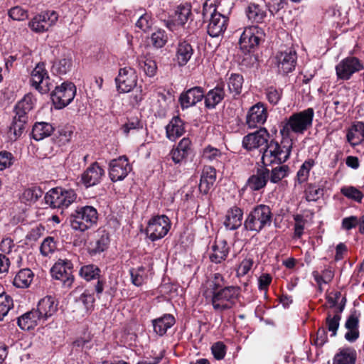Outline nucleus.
<instances>
[{
    "instance_id": "9b49d317",
    "label": "nucleus",
    "mask_w": 364,
    "mask_h": 364,
    "mask_svg": "<svg viewBox=\"0 0 364 364\" xmlns=\"http://www.w3.org/2000/svg\"><path fill=\"white\" fill-rule=\"evenodd\" d=\"M263 37L264 32L261 28L256 26L246 27L239 41L240 47L245 52H250L259 46Z\"/></svg>"
},
{
    "instance_id": "473e14b6",
    "label": "nucleus",
    "mask_w": 364,
    "mask_h": 364,
    "mask_svg": "<svg viewBox=\"0 0 364 364\" xmlns=\"http://www.w3.org/2000/svg\"><path fill=\"white\" fill-rule=\"evenodd\" d=\"M243 211L238 207L231 208L226 214L225 226L229 230L237 229L242 225Z\"/></svg>"
},
{
    "instance_id": "680f3d73",
    "label": "nucleus",
    "mask_w": 364,
    "mask_h": 364,
    "mask_svg": "<svg viewBox=\"0 0 364 364\" xmlns=\"http://www.w3.org/2000/svg\"><path fill=\"white\" fill-rule=\"evenodd\" d=\"M265 94L268 102L273 105H276L282 98V90L270 87L266 90Z\"/></svg>"
},
{
    "instance_id": "13d9d810",
    "label": "nucleus",
    "mask_w": 364,
    "mask_h": 364,
    "mask_svg": "<svg viewBox=\"0 0 364 364\" xmlns=\"http://www.w3.org/2000/svg\"><path fill=\"white\" fill-rule=\"evenodd\" d=\"M73 129L70 127H63L58 130V135L57 136V143L61 146L64 145L70 141L73 135Z\"/></svg>"
},
{
    "instance_id": "cd10ccee",
    "label": "nucleus",
    "mask_w": 364,
    "mask_h": 364,
    "mask_svg": "<svg viewBox=\"0 0 364 364\" xmlns=\"http://www.w3.org/2000/svg\"><path fill=\"white\" fill-rule=\"evenodd\" d=\"M34 98L31 94L26 95L15 106V119L27 120V114L30 112L34 105Z\"/></svg>"
},
{
    "instance_id": "0eeeda50",
    "label": "nucleus",
    "mask_w": 364,
    "mask_h": 364,
    "mask_svg": "<svg viewBox=\"0 0 364 364\" xmlns=\"http://www.w3.org/2000/svg\"><path fill=\"white\" fill-rule=\"evenodd\" d=\"M76 87L72 82H64L51 93L52 102L57 109L67 107L75 98Z\"/></svg>"
},
{
    "instance_id": "412c9836",
    "label": "nucleus",
    "mask_w": 364,
    "mask_h": 364,
    "mask_svg": "<svg viewBox=\"0 0 364 364\" xmlns=\"http://www.w3.org/2000/svg\"><path fill=\"white\" fill-rule=\"evenodd\" d=\"M203 97V89L200 87H194L182 92L179 97V102L182 109H184L196 105Z\"/></svg>"
},
{
    "instance_id": "dca6fc26",
    "label": "nucleus",
    "mask_w": 364,
    "mask_h": 364,
    "mask_svg": "<svg viewBox=\"0 0 364 364\" xmlns=\"http://www.w3.org/2000/svg\"><path fill=\"white\" fill-rule=\"evenodd\" d=\"M131 169V166L126 156H122L113 159L109 163V175L110 179L114 182L122 181L128 175Z\"/></svg>"
},
{
    "instance_id": "774afa93",
    "label": "nucleus",
    "mask_w": 364,
    "mask_h": 364,
    "mask_svg": "<svg viewBox=\"0 0 364 364\" xmlns=\"http://www.w3.org/2000/svg\"><path fill=\"white\" fill-rule=\"evenodd\" d=\"M253 259L251 258L244 259L240 264L237 269V275L238 277L245 276L250 271L253 265Z\"/></svg>"
},
{
    "instance_id": "f3484780",
    "label": "nucleus",
    "mask_w": 364,
    "mask_h": 364,
    "mask_svg": "<svg viewBox=\"0 0 364 364\" xmlns=\"http://www.w3.org/2000/svg\"><path fill=\"white\" fill-rule=\"evenodd\" d=\"M269 134L266 129H260L253 133H250L242 139V146L247 150L259 149L262 146L265 148L268 143Z\"/></svg>"
},
{
    "instance_id": "6ab92c4d",
    "label": "nucleus",
    "mask_w": 364,
    "mask_h": 364,
    "mask_svg": "<svg viewBox=\"0 0 364 364\" xmlns=\"http://www.w3.org/2000/svg\"><path fill=\"white\" fill-rule=\"evenodd\" d=\"M267 119V107L262 102L252 106L247 115V124L250 128L263 124Z\"/></svg>"
},
{
    "instance_id": "2f4dec72",
    "label": "nucleus",
    "mask_w": 364,
    "mask_h": 364,
    "mask_svg": "<svg viewBox=\"0 0 364 364\" xmlns=\"http://www.w3.org/2000/svg\"><path fill=\"white\" fill-rule=\"evenodd\" d=\"M356 350L350 347L340 348L333 358L332 364H355Z\"/></svg>"
},
{
    "instance_id": "4be33fe9",
    "label": "nucleus",
    "mask_w": 364,
    "mask_h": 364,
    "mask_svg": "<svg viewBox=\"0 0 364 364\" xmlns=\"http://www.w3.org/2000/svg\"><path fill=\"white\" fill-rule=\"evenodd\" d=\"M228 18L220 13H213L208 25V33L212 37H218L227 28Z\"/></svg>"
},
{
    "instance_id": "864d4df0",
    "label": "nucleus",
    "mask_w": 364,
    "mask_h": 364,
    "mask_svg": "<svg viewBox=\"0 0 364 364\" xmlns=\"http://www.w3.org/2000/svg\"><path fill=\"white\" fill-rule=\"evenodd\" d=\"M341 193L346 198L361 203L363 198V193L354 186H343Z\"/></svg>"
},
{
    "instance_id": "f704fd0d",
    "label": "nucleus",
    "mask_w": 364,
    "mask_h": 364,
    "mask_svg": "<svg viewBox=\"0 0 364 364\" xmlns=\"http://www.w3.org/2000/svg\"><path fill=\"white\" fill-rule=\"evenodd\" d=\"M364 139V123L357 122L354 123L347 134L348 141L353 146L359 144Z\"/></svg>"
},
{
    "instance_id": "58836bf2",
    "label": "nucleus",
    "mask_w": 364,
    "mask_h": 364,
    "mask_svg": "<svg viewBox=\"0 0 364 364\" xmlns=\"http://www.w3.org/2000/svg\"><path fill=\"white\" fill-rule=\"evenodd\" d=\"M43 192L38 187H31L25 189L20 196L21 203L31 205L35 203L42 196Z\"/></svg>"
},
{
    "instance_id": "5fc2aeb1",
    "label": "nucleus",
    "mask_w": 364,
    "mask_h": 364,
    "mask_svg": "<svg viewBox=\"0 0 364 364\" xmlns=\"http://www.w3.org/2000/svg\"><path fill=\"white\" fill-rule=\"evenodd\" d=\"M167 39L166 32L163 30H158L151 34V43L155 48H161L166 43Z\"/></svg>"
},
{
    "instance_id": "f03ea898",
    "label": "nucleus",
    "mask_w": 364,
    "mask_h": 364,
    "mask_svg": "<svg viewBox=\"0 0 364 364\" xmlns=\"http://www.w3.org/2000/svg\"><path fill=\"white\" fill-rule=\"evenodd\" d=\"M314 112L312 108L292 114L281 129L282 135H289L290 132L302 134L312 125Z\"/></svg>"
},
{
    "instance_id": "423d86ee",
    "label": "nucleus",
    "mask_w": 364,
    "mask_h": 364,
    "mask_svg": "<svg viewBox=\"0 0 364 364\" xmlns=\"http://www.w3.org/2000/svg\"><path fill=\"white\" fill-rule=\"evenodd\" d=\"M76 199L73 190L55 188L50 190L45 196L46 203L53 208H66Z\"/></svg>"
},
{
    "instance_id": "052dcab7",
    "label": "nucleus",
    "mask_w": 364,
    "mask_h": 364,
    "mask_svg": "<svg viewBox=\"0 0 364 364\" xmlns=\"http://www.w3.org/2000/svg\"><path fill=\"white\" fill-rule=\"evenodd\" d=\"M294 237L299 238L304 233V226L306 222V220L299 214H296L294 215Z\"/></svg>"
},
{
    "instance_id": "a18cd8bd",
    "label": "nucleus",
    "mask_w": 364,
    "mask_h": 364,
    "mask_svg": "<svg viewBox=\"0 0 364 364\" xmlns=\"http://www.w3.org/2000/svg\"><path fill=\"white\" fill-rule=\"evenodd\" d=\"M313 277L318 286L319 290L322 291V285L329 283L333 278V272L330 269H326L320 274L317 271L312 273Z\"/></svg>"
},
{
    "instance_id": "37998d69",
    "label": "nucleus",
    "mask_w": 364,
    "mask_h": 364,
    "mask_svg": "<svg viewBox=\"0 0 364 364\" xmlns=\"http://www.w3.org/2000/svg\"><path fill=\"white\" fill-rule=\"evenodd\" d=\"M71 65L70 58H61L54 62L51 70L54 75H65L70 70Z\"/></svg>"
},
{
    "instance_id": "ea45409f",
    "label": "nucleus",
    "mask_w": 364,
    "mask_h": 364,
    "mask_svg": "<svg viewBox=\"0 0 364 364\" xmlns=\"http://www.w3.org/2000/svg\"><path fill=\"white\" fill-rule=\"evenodd\" d=\"M139 65L144 74L152 77L155 76L157 72V65L156 61L150 57L143 56L139 60Z\"/></svg>"
},
{
    "instance_id": "79ce46f5",
    "label": "nucleus",
    "mask_w": 364,
    "mask_h": 364,
    "mask_svg": "<svg viewBox=\"0 0 364 364\" xmlns=\"http://www.w3.org/2000/svg\"><path fill=\"white\" fill-rule=\"evenodd\" d=\"M315 164V161L313 159H308L302 164L296 174L299 183H304L308 180L310 171Z\"/></svg>"
},
{
    "instance_id": "c756f323",
    "label": "nucleus",
    "mask_w": 364,
    "mask_h": 364,
    "mask_svg": "<svg viewBox=\"0 0 364 364\" xmlns=\"http://www.w3.org/2000/svg\"><path fill=\"white\" fill-rule=\"evenodd\" d=\"M216 179V171L212 166H205L203 169L199 183V190L203 193H207L213 186Z\"/></svg>"
},
{
    "instance_id": "6e6552de",
    "label": "nucleus",
    "mask_w": 364,
    "mask_h": 364,
    "mask_svg": "<svg viewBox=\"0 0 364 364\" xmlns=\"http://www.w3.org/2000/svg\"><path fill=\"white\" fill-rule=\"evenodd\" d=\"M171 226L169 218L164 215L151 218L146 227V234L151 241H156L165 237Z\"/></svg>"
},
{
    "instance_id": "338daca9",
    "label": "nucleus",
    "mask_w": 364,
    "mask_h": 364,
    "mask_svg": "<svg viewBox=\"0 0 364 364\" xmlns=\"http://www.w3.org/2000/svg\"><path fill=\"white\" fill-rule=\"evenodd\" d=\"M341 316L338 314L331 316L330 315L326 318V326L328 330L331 332V336L336 335L337 330L339 326V321Z\"/></svg>"
},
{
    "instance_id": "6e6d98bb",
    "label": "nucleus",
    "mask_w": 364,
    "mask_h": 364,
    "mask_svg": "<svg viewBox=\"0 0 364 364\" xmlns=\"http://www.w3.org/2000/svg\"><path fill=\"white\" fill-rule=\"evenodd\" d=\"M221 151L211 146H207L203 151V158L209 161H217L221 157Z\"/></svg>"
},
{
    "instance_id": "4d7b16f0",
    "label": "nucleus",
    "mask_w": 364,
    "mask_h": 364,
    "mask_svg": "<svg viewBox=\"0 0 364 364\" xmlns=\"http://www.w3.org/2000/svg\"><path fill=\"white\" fill-rule=\"evenodd\" d=\"M8 14L11 18L18 21H24L28 16V11L18 6L10 9Z\"/></svg>"
},
{
    "instance_id": "bf43d9fd",
    "label": "nucleus",
    "mask_w": 364,
    "mask_h": 364,
    "mask_svg": "<svg viewBox=\"0 0 364 364\" xmlns=\"http://www.w3.org/2000/svg\"><path fill=\"white\" fill-rule=\"evenodd\" d=\"M56 242L53 237L46 238L41 245V252L44 256H49L56 250Z\"/></svg>"
},
{
    "instance_id": "ddd939ff",
    "label": "nucleus",
    "mask_w": 364,
    "mask_h": 364,
    "mask_svg": "<svg viewBox=\"0 0 364 364\" xmlns=\"http://www.w3.org/2000/svg\"><path fill=\"white\" fill-rule=\"evenodd\" d=\"M138 77L134 69L131 67L120 68L115 78L117 91L120 93L131 92L137 84Z\"/></svg>"
},
{
    "instance_id": "2eb2a0df",
    "label": "nucleus",
    "mask_w": 364,
    "mask_h": 364,
    "mask_svg": "<svg viewBox=\"0 0 364 364\" xmlns=\"http://www.w3.org/2000/svg\"><path fill=\"white\" fill-rule=\"evenodd\" d=\"M296 53L292 49L278 53L275 56V64L278 72L288 74L293 71L296 66Z\"/></svg>"
},
{
    "instance_id": "72a5a7b5",
    "label": "nucleus",
    "mask_w": 364,
    "mask_h": 364,
    "mask_svg": "<svg viewBox=\"0 0 364 364\" xmlns=\"http://www.w3.org/2000/svg\"><path fill=\"white\" fill-rule=\"evenodd\" d=\"M225 97L223 85H218L215 88L210 90L205 97V107L210 109L214 108L219 104Z\"/></svg>"
},
{
    "instance_id": "a878e982",
    "label": "nucleus",
    "mask_w": 364,
    "mask_h": 364,
    "mask_svg": "<svg viewBox=\"0 0 364 364\" xmlns=\"http://www.w3.org/2000/svg\"><path fill=\"white\" fill-rule=\"evenodd\" d=\"M191 13V6L188 4L180 5L177 7L171 22L167 23L171 31H175L176 26L184 25L188 19Z\"/></svg>"
},
{
    "instance_id": "5701e85b",
    "label": "nucleus",
    "mask_w": 364,
    "mask_h": 364,
    "mask_svg": "<svg viewBox=\"0 0 364 364\" xmlns=\"http://www.w3.org/2000/svg\"><path fill=\"white\" fill-rule=\"evenodd\" d=\"M230 250V247L225 240H216L211 247L209 258L212 262L220 264L226 259Z\"/></svg>"
},
{
    "instance_id": "a19ab883",
    "label": "nucleus",
    "mask_w": 364,
    "mask_h": 364,
    "mask_svg": "<svg viewBox=\"0 0 364 364\" xmlns=\"http://www.w3.org/2000/svg\"><path fill=\"white\" fill-rule=\"evenodd\" d=\"M327 14L329 17L333 18V21L338 24H345L348 23V16L346 9H343L341 6H334L330 8Z\"/></svg>"
},
{
    "instance_id": "f8f14e48",
    "label": "nucleus",
    "mask_w": 364,
    "mask_h": 364,
    "mask_svg": "<svg viewBox=\"0 0 364 364\" xmlns=\"http://www.w3.org/2000/svg\"><path fill=\"white\" fill-rule=\"evenodd\" d=\"M58 15L55 11H46L35 16L28 22V27L36 33H43L55 24Z\"/></svg>"
},
{
    "instance_id": "c03bdc74",
    "label": "nucleus",
    "mask_w": 364,
    "mask_h": 364,
    "mask_svg": "<svg viewBox=\"0 0 364 364\" xmlns=\"http://www.w3.org/2000/svg\"><path fill=\"white\" fill-rule=\"evenodd\" d=\"M243 83V77L239 74H232L228 80V87L230 92L234 95L241 92Z\"/></svg>"
},
{
    "instance_id": "4468645a",
    "label": "nucleus",
    "mask_w": 364,
    "mask_h": 364,
    "mask_svg": "<svg viewBox=\"0 0 364 364\" xmlns=\"http://www.w3.org/2000/svg\"><path fill=\"white\" fill-rule=\"evenodd\" d=\"M363 69V64L355 57L346 58L336 66V75L342 80H348L353 73Z\"/></svg>"
},
{
    "instance_id": "7c9ffc66",
    "label": "nucleus",
    "mask_w": 364,
    "mask_h": 364,
    "mask_svg": "<svg viewBox=\"0 0 364 364\" xmlns=\"http://www.w3.org/2000/svg\"><path fill=\"white\" fill-rule=\"evenodd\" d=\"M193 54L191 45L187 41H180L176 47L175 59L179 66H184Z\"/></svg>"
},
{
    "instance_id": "bb28decb",
    "label": "nucleus",
    "mask_w": 364,
    "mask_h": 364,
    "mask_svg": "<svg viewBox=\"0 0 364 364\" xmlns=\"http://www.w3.org/2000/svg\"><path fill=\"white\" fill-rule=\"evenodd\" d=\"M247 17L252 23H262L267 16V6L251 3L246 9Z\"/></svg>"
},
{
    "instance_id": "09e8293b",
    "label": "nucleus",
    "mask_w": 364,
    "mask_h": 364,
    "mask_svg": "<svg viewBox=\"0 0 364 364\" xmlns=\"http://www.w3.org/2000/svg\"><path fill=\"white\" fill-rule=\"evenodd\" d=\"M109 243V234L105 230H99L97 232V237L95 242L94 251L95 252H102L105 251L108 247Z\"/></svg>"
},
{
    "instance_id": "49530a36",
    "label": "nucleus",
    "mask_w": 364,
    "mask_h": 364,
    "mask_svg": "<svg viewBox=\"0 0 364 364\" xmlns=\"http://www.w3.org/2000/svg\"><path fill=\"white\" fill-rule=\"evenodd\" d=\"M79 273L81 277L90 281L99 277L100 269L94 264H87L80 268Z\"/></svg>"
},
{
    "instance_id": "39448f33",
    "label": "nucleus",
    "mask_w": 364,
    "mask_h": 364,
    "mask_svg": "<svg viewBox=\"0 0 364 364\" xmlns=\"http://www.w3.org/2000/svg\"><path fill=\"white\" fill-rule=\"evenodd\" d=\"M239 294L240 289L234 286L213 291L210 298L213 309L218 311H223L232 308L236 303Z\"/></svg>"
},
{
    "instance_id": "a211bd4d",
    "label": "nucleus",
    "mask_w": 364,
    "mask_h": 364,
    "mask_svg": "<svg viewBox=\"0 0 364 364\" xmlns=\"http://www.w3.org/2000/svg\"><path fill=\"white\" fill-rule=\"evenodd\" d=\"M105 176V170L95 162L92 164L81 175V181L87 187H91L100 183Z\"/></svg>"
},
{
    "instance_id": "603ef678",
    "label": "nucleus",
    "mask_w": 364,
    "mask_h": 364,
    "mask_svg": "<svg viewBox=\"0 0 364 364\" xmlns=\"http://www.w3.org/2000/svg\"><path fill=\"white\" fill-rule=\"evenodd\" d=\"M130 274L132 284L136 287L141 286L147 276L146 269L144 267L131 269Z\"/></svg>"
},
{
    "instance_id": "0e129e2a",
    "label": "nucleus",
    "mask_w": 364,
    "mask_h": 364,
    "mask_svg": "<svg viewBox=\"0 0 364 364\" xmlns=\"http://www.w3.org/2000/svg\"><path fill=\"white\" fill-rule=\"evenodd\" d=\"M77 301L79 304L84 306L86 311H89L92 308L95 298L92 294L85 291L80 296Z\"/></svg>"
},
{
    "instance_id": "b1692460",
    "label": "nucleus",
    "mask_w": 364,
    "mask_h": 364,
    "mask_svg": "<svg viewBox=\"0 0 364 364\" xmlns=\"http://www.w3.org/2000/svg\"><path fill=\"white\" fill-rule=\"evenodd\" d=\"M269 179V169L259 168L256 173L252 175L247 181L245 188L252 191H259L265 187Z\"/></svg>"
},
{
    "instance_id": "3c124183",
    "label": "nucleus",
    "mask_w": 364,
    "mask_h": 364,
    "mask_svg": "<svg viewBox=\"0 0 364 364\" xmlns=\"http://www.w3.org/2000/svg\"><path fill=\"white\" fill-rule=\"evenodd\" d=\"M26 122V120L14 117L13 123L9 132V136L11 140H16L21 135Z\"/></svg>"
},
{
    "instance_id": "4c0bfd02",
    "label": "nucleus",
    "mask_w": 364,
    "mask_h": 364,
    "mask_svg": "<svg viewBox=\"0 0 364 364\" xmlns=\"http://www.w3.org/2000/svg\"><path fill=\"white\" fill-rule=\"evenodd\" d=\"M33 278V274L29 269H23L20 270L15 276L13 284L18 288L28 287Z\"/></svg>"
},
{
    "instance_id": "de8ad7c7",
    "label": "nucleus",
    "mask_w": 364,
    "mask_h": 364,
    "mask_svg": "<svg viewBox=\"0 0 364 364\" xmlns=\"http://www.w3.org/2000/svg\"><path fill=\"white\" fill-rule=\"evenodd\" d=\"M289 173V168L287 165L278 166L269 173V178L272 183H277L287 177Z\"/></svg>"
},
{
    "instance_id": "1a4fd4ad",
    "label": "nucleus",
    "mask_w": 364,
    "mask_h": 364,
    "mask_svg": "<svg viewBox=\"0 0 364 364\" xmlns=\"http://www.w3.org/2000/svg\"><path fill=\"white\" fill-rule=\"evenodd\" d=\"M32 87L41 94L48 93L53 84L43 63H38L31 73Z\"/></svg>"
},
{
    "instance_id": "8fccbe9b",
    "label": "nucleus",
    "mask_w": 364,
    "mask_h": 364,
    "mask_svg": "<svg viewBox=\"0 0 364 364\" xmlns=\"http://www.w3.org/2000/svg\"><path fill=\"white\" fill-rule=\"evenodd\" d=\"M14 302L12 298L6 294H0V321L8 314L13 308Z\"/></svg>"
},
{
    "instance_id": "c9c22d12",
    "label": "nucleus",
    "mask_w": 364,
    "mask_h": 364,
    "mask_svg": "<svg viewBox=\"0 0 364 364\" xmlns=\"http://www.w3.org/2000/svg\"><path fill=\"white\" fill-rule=\"evenodd\" d=\"M174 323L175 318L171 314H166L153 321L154 331L160 336L164 335Z\"/></svg>"
},
{
    "instance_id": "e2e57ef3",
    "label": "nucleus",
    "mask_w": 364,
    "mask_h": 364,
    "mask_svg": "<svg viewBox=\"0 0 364 364\" xmlns=\"http://www.w3.org/2000/svg\"><path fill=\"white\" fill-rule=\"evenodd\" d=\"M169 156L175 164H181L186 161L188 156L183 151L179 149L177 146L173 147L170 153Z\"/></svg>"
},
{
    "instance_id": "7ed1b4c3",
    "label": "nucleus",
    "mask_w": 364,
    "mask_h": 364,
    "mask_svg": "<svg viewBox=\"0 0 364 364\" xmlns=\"http://www.w3.org/2000/svg\"><path fill=\"white\" fill-rule=\"evenodd\" d=\"M98 213L92 206L86 205L77 208L70 217L71 228L75 230L84 232L97 222Z\"/></svg>"
},
{
    "instance_id": "aec40b11",
    "label": "nucleus",
    "mask_w": 364,
    "mask_h": 364,
    "mask_svg": "<svg viewBox=\"0 0 364 364\" xmlns=\"http://www.w3.org/2000/svg\"><path fill=\"white\" fill-rule=\"evenodd\" d=\"M58 309V301L51 296H47L38 301L36 310L43 321H45L52 317L57 312Z\"/></svg>"
},
{
    "instance_id": "393cba45",
    "label": "nucleus",
    "mask_w": 364,
    "mask_h": 364,
    "mask_svg": "<svg viewBox=\"0 0 364 364\" xmlns=\"http://www.w3.org/2000/svg\"><path fill=\"white\" fill-rule=\"evenodd\" d=\"M43 320L36 309H32L18 318V325L23 330H31L39 325Z\"/></svg>"
},
{
    "instance_id": "69168bd1",
    "label": "nucleus",
    "mask_w": 364,
    "mask_h": 364,
    "mask_svg": "<svg viewBox=\"0 0 364 364\" xmlns=\"http://www.w3.org/2000/svg\"><path fill=\"white\" fill-rule=\"evenodd\" d=\"M322 189L315 185L310 184L306 188V198L309 201H316L322 195Z\"/></svg>"
},
{
    "instance_id": "9d476101",
    "label": "nucleus",
    "mask_w": 364,
    "mask_h": 364,
    "mask_svg": "<svg viewBox=\"0 0 364 364\" xmlns=\"http://www.w3.org/2000/svg\"><path fill=\"white\" fill-rule=\"evenodd\" d=\"M73 264L67 259H59L51 268V274L54 279L60 280L63 288L69 289L74 282L72 274Z\"/></svg>"
},
{
    "instance_id": "f257e3e1",
    "label": "nucleus",
    "mask_w": 364,
    "mask_h": 364,
    "mask_svg": "<svg viewBox=\"0 0 364 364\" xmlns=\"http://www.w3.org/2000/svg\"><path fill=\"white\" fill-rule=\"evenodd\" d=\"M272 214L266 205H258L250 213L244 223L246 230L259 232L272 223Z\"/></svg>"
},
{
    "instance_id": "20e7f679",
    "label": "nucleus",
    "mask_w": 364,
    "mask_h": 364,
    "mask_svg": "<svg viewBox=\"0 0 364 364\" xmlns=\"http://www.w3.org/2000/svg\"><path fill=\"white\" fill-rule=\"evenodd\" d=\"M291 153V144H287L272 140L265 146L262 153V161L264 166H270L272 164H282L285 162L289 157Z\"/></svg>"
},
{
    "instance_id": "e433bc0d",
    "label": "nucleus",
    "mask_w": 364,
    "mask_h": 364,
    "mask_svg": "<svg viewBox=\"0 0 364 364\" xmlns=\"http://www.w3.org/2000/svg\"><path fill=\"white\" fill-rule=\"evenodd\" d=\"M53 131L52 124L47 122H37L33 127L32 136L35 140L40 141L49 136Z\"/></svg>"
},
{
    "instance_id": "c85d7f7f",
    "label": "nucleus",
    "mask_w": 364,
    "mask_h": 364,
    "mask_svg": "<svg viewBox=\"0 0 364 364\" xmlns=\"http://www.w3.org/2000/svg\"><path fill=\"white\" fill-rule=\"evenodd\" d=\"M185 132L184 122L178 117H174L166 127V137L171 141H175Z\"/></svg>"
}]
</instances>
